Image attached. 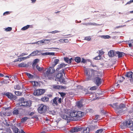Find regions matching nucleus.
<instances>
[{
    "instance_id": "6e6d98bb",
    "label": "nucleus",
    "mask_w": 133,
    "mask_h": 133,
    "mask_svg": "<svg viewBox=\"0 0 133 133\" xmlns=\"http://www.w3.org/2000/svg\"><path fill=\"white\" fill-rule=\"evenodd\" d=\"M87 61V60L84 59V58H82V59L81 61V63H85Z\"/></svg>"
},
{
    "instance_id": "72a5a7b5",
    "label": "nucleus",
    "mask_w": 133,
    "mask_h": 133,
    "mask_svg": "<svg viewBox=\"0 0 133 133\" xmlns=\"http://www.w3.org/2000/svg\"><path fill=\"white\" fill-rule=\"evenodd\" d=\"M14 88L15 89L19 90L21 89V87L19 84H17L14 86Z\"/></svg>"
},
{
    "instance_id": "2f4dec72",
    "label": "nucleus",
    "mask_w": 133,
    "mask_h": 133,
    "mask_svg": "<svg viewBox=\"0 0 133 133\" xmlns=\"http://www.w3.org/2000/svg\"><path fill=\"white\" fill-rule=\"evenodd\" d=\"M31 25H27L22 28L21 30H26L29 28Z\"/></svg>"
},
{
    "instance_id": "37998d69",
    "label": "nucleus",
    "mask_w": 133,
    "mask_h": 133,
    "mask_svg": "<svg viewBox=\"0 0 133 133\" xmlns=\"http://www.w3.org/2000/svg\"><path fill=\"white\" fill-rule=\"evenodd\" d=\"M12 29V28L11 27H8L5 29V30L6 31H10Z\"/></svg>"
},
{
    "instance_id": "f3484780",
    "label": "nucleus",
    "mask_w": 133,
    "mask_h": 133,
    "mask_svg": "<svg viewBox=\"0 0 133 133\" xmlns=\"http://www.w3.org/2000/svg\"><path fill=\"white\" fill-rule=\"evenodd\" d=\"M67 65L63 63H62L58 66V67L56 69V70L58 71L59 69L65 67Z\"/></svg>"
},
{
    "instance_id": "a19ab883",
    "label": "nucleus",
    "mask_w": 133,
    "mask_h": 133,
    "mask_svg": "<svg viewBox=\"0 0 133 133\" xmlns=\"http://www.w3.org/2000/svg\"><path fill=\"white\" fill-rule=\"evenodd\" d=\"M0 82L2 84H7L9 83V82L8 80H4Z\"/></svg>"
},
{
    "instance_id": "2eb2a0df",
    "label": "nucleus",
    "mask_w": 133,
    "mask_h": 133,
    "mask_svg": "<svg viewBox=\"0 0 133 133\" xmlns=\"http://www.w3.org/2000/svg\"><path fill=\"white\" fill-rule=\"evenodd\" d=\"M61 117L63 119L67 120V122H69L71 119V117L66 115H61Z\"/></svg>"
},
{
    "instance_id": "4d7b16f0",
    "label": "nucleus",
    "mask_w": 133,
    "mask_h": 133,
    "mask_svg": "<svg viewBox=\"0 0 133 133\" xmlns=\"http://www.w3.org/2000/svg\"><path fill=\"white\" fill-rule=\"evenodd\" d=\"M44 41V43L45 44L46 43H48L50 41V39H44L43 40Z\"/></svg>"
},
{
    "instance_id": "412c9836",
    "label": "nucleus",
    "mask_w": 133,
    "mask_h": 133,
    "mask_svg": "<svg viewBox=\"0 0 133 133\" xmlns=\"http://www.w3.org/2000/svg\"><path fill=\"white\" fill-rule=\"evenodd\" d=\"M39 59L38 58L36 59L33 61V63L32 65L33 68L39 62Z\"/></svg>"
},
{
    "instance_id": "ea45409f",
    "label": "nucleus",
    "mask_w": 133,
    "mask_h": 133,
    "mask_svg": "<svg viewBox=\"0 0 133 133\" xmlns=\"http://www.w3.org/2000/svg\"><path fill=\"white\" fill-rule=\"evenodd\" d=\"M14 93L16 95L18 96H20L22 94V93L21 92H20L19 91H15L14 92Z\"/></svg>"
},
{
    "instance_id": "a211bd4d",
    "label": "nucleus",
    "mask_w": 133,
    "mask_h": 133,
    "mask_svg": "<svg viewBox=\"0 0 133 133\" xmlns=\"http://www.w3.org/2000/svg\"><path fill=\"white\" fill-rule=\"evenodd\" d=\"M41 51V50H37L32 52L31 54L30 55H31L32 56H34L37 55H40V54H38L39 53H40Z\"/></svg>"
},
{
    "instance_id": "b1692460",
    "label": "nucleus",
    "mask_w": 133,
    "mask_h": 133,
    "mask_svg": "<svg viewBox=\"0 0 133 133\" xmlns=\"http://www.w3.org/2000/svg\"><path fill=\"white\" fill-rule=\"evenodd\" d=\"M18 66L19 67H28V65L26 64L22 63L18 64Z\"/></svg>"
},
{
    "instance_id": "de8ad7c7",
    "label": "nucleus",
    "mask_w": 133,
    "mask_h": 133,
    "mask_svg": "<svg viewBox=\"0 0 133 133\" xmlns=\"http://www.w3.org/2000/svg\"><path fill=\"white\" fill-rule=\"evenodd\" d=\"M64 61L65 62H66L68 63V60H69V58L68 57H64Z\"/></svg>"
},
{
    "instance_id": "49530a36",
    "label": "nucleus",
    "mask_w": 133,
    "mask_h": 133,
    "mask_svg": "<svg viewBox=\"0 0 133 133\" xmlns=\"http://www.w3.org/2000/svg\"><path fill=\"white\" fill-rule=\"evenodd\" d=\"M93 59H95V60H99L100 59H101V56H100L99 55H98V56L95 57Z\"/></svg>"
},
{
    "instance_id": "6e6552de",
    "label": "nucleus",
    "mask_w": 133,
    "mask_h": 133,
    "mask_svg": "<svg viewBox=\"0 0 133 133\" xmlns=\"http://www.w3.org/2000/svg\"><path fill=\"white\" fill-rule=\"evenodd\" d=\"M47 110V106L43 104L41 105L38 109L39 112L41 114L45 113Z\"/></svg>"
},
{
    "instance_id": "4be33fe9",
    "label": "nucleus",
    "mask_w": 133,
    "mask_h": 133,
    "mask_svg": "<svg viewBox=\"0 0 133 133\" xmlns=\"http://www.w3.org/2000/svg\"><path fill=\"white\" fill-rule=\"evenodd\" d=\"M59 60L58 59H55L54 60V61L52 64V66L55 67L57 64L59 62Z\"/></svg>"
},
{
    "instance_id": "5701e85b",
    "label": "nucleus",
    "mask_w": 133,
    "mask_h": 133,
    "mask_svg": "<svg viewBox=\"0 0 133 133\" xmlns=\"http://www.w3.org/2000/svg\"><path fill=\"white\" fill-rule=\"evenodd\" d=\"M18 108H15L13 112V114L14 115H17L19 114Z\"/></svg>"
},
{
    "instance_id": "bb28decb",
    "label": "nucleus",
    "mask_w": 133,
    "mask_h": 133,
    "mask_svg": "<svg viewBox=\"0 0 133 133\" xmlns=\"http://www.w3.org/2000/svg\"><path fill=\"white\" fill-rule=\"evenodd\" d=\"M75 61L77 63H79L81 61V58L80 57H75Z\"/></svg>"
},
{
    "instance_id": "338daca9",
    "label": "nucleus",
    "mask_w": 133,
    "mask_h": 133,
    "mask_svg": "<svg viewBox=\"0 0 133 133\" xmlns=\"http://www.w3.org/2000/svg\"><path fill=\"white\" fill-rule=\"evenodd\" d=\"M90 74H88V72L87 70H86L85 71V74L87 76Z\"/></svg>"
},
{
    "instance_id": "a878e982",
    "label": "nucleus",
    "mask_w": 133,
    "mask_h": 133,
    "mask_svg": "<svg viewBox=\"0 0 133 133\" xmlns=\"http://www.w3.org/2000/svg\"><path fill=\"white\" fill-rule=\"evenodd\" d=\"M125 124V122L122 123L120 126L121 128L122 129H124L125 128H126L127 127Z\"/></svg>"
},
{
    "instance_id": "f704fd0d",
    "label": "nucleus",
    "mask_w": 133,
    "mask_h": 133,
    "mask_svg": "<svg viewBox=\"0 0 133 133\" xmlns=\"http://www.w3.org/2000/svg\"><path fill=\"white\" fill-rule=\"evenodd\" d=\"M104 130V129H100L97 130L95 131V133H103V131Z\"/></svg>"
},
{
    "instance_id": "774afa93",
    "label": "nucleus",
    "mask_w": 133,
    "mask_h": 133,
    "mask_svg": "<svg viewBox=\"0 0 133 133\" xmlns=\"http://www.w3.org/2000/svg\"><path fill=\"white\" fill-rule=\"evenodd\" d=\"M34 114V112H31L29 114V115L30 116H32Z\"/></svg>"
},
{
    "instance_id": "6ab92c4d",
    "label": "nucleus",
    "mask_w": 133,
    "mask_h": 133,
    "mask_svg": "<svg viewBox=\"0 0 133 133\" xmlns=\"http://www.w3.org/2000/svg\"><path fill=\"white\" fill-rule=\"evenodd\" d=\"M82 133H88L90 131V129L88 127H82Z\"/></svg>"
},
{
    "instance_id": "13d9d810",
    "label": "nucleus",
    "mask_w": 133,
    "mask_h": 133,
    "mask_svg": "<svg viewBox=\"0 0 133 133\" xmlns=\"http://www.w3.org/2000/svg\"><path fill=\"white\" fill-rule=\"evenodd\" d=\"M48 55L51 56H55V53L54 52H48Z\"/></svg>"
},
{
    "instance_id": "dca6fc26",
    "label": "nucleus",
    "mask_w": 133,
    "mask_h": 133,
    "mask_svg": "<svg viewBox=\"0 0 133 133\" xmlns=\"http://www.w3.org/2000/svg\"><path fill=\"white\" fill-rule=\"evenodd\" d=\"M58 98V97H55L53 99L52 102V105L54 106H56L58 105V103L57 102V100Z\"/></svg>"
},
{
    "instance_id": "1a4fd4ad",
    "label": "nucleus",
    "mask_w": 133,
    "mask_h": 133,
    "mask_svg": "<svg viewBox=\"0 0 133 133\" xmlns=\"http://www.w3.org/2000/svg\"><path fill=\"white\" fill-rule=\"evenodd\" d=\"M125 125L127 128H129L130 129L133 126V121L131 120H128L125 121Z\"/></svg>"
},
{
    "instance_id": "bf43d9fd",
    "label": "nucleus",
    "mask_w": 133,
    "mask_h": 133,
    "mask_svg": "<svg viewBox=\"0 0 133 133\" xmlns=\"http://www.w3.org/2000/svg\"><path fill=\"white\" fill-rule=\"evenodd\" d=\"M60 89H66V87L62 85H60Z\"/></svg>"
},
{
    "instance_id": "393cba45",
    "label": "nucleus",
    "mask_w": 133,
    "mask_h": 133,
    "mask_svg": "<svg viewBox=\"0 0 133 133\" xmlns=\"http://www.w3.org/2000/svg\"><path fill=\"white\" fill-rule=\"evenodd\" d=\"M58 81H59L61 83H63L65 84H67V82L65 81L63 77L61 79H60Z\"/></svg>"
},
{
    "instance_id": "423d86ee",
    "label": "nucleus",
    "mask_w": 133,
    "mask_h": 133,
    "mask_svg": "<svg viewBox=\"0 0 133 133\" xmlns=\"http://www.w3.org/2000/svg\"><path fill=\"white\" fill-rule=\"evenodd\" d=\"M65 69V68L63 69L58 72L57 74L56 75V77L55 79V81H58L59 79L63 77V74H64V75L65 74L64 72Z\"/></svg>"
},
{
    "instance_id": "58836bf2",
    "label": "nucleus",
    "mask_w": 133,
    "mask_h": 133,
    "mask_svg": "<svg viewBox=\"0 0 133 133\" xmlns=\"http://www.w3.org/2000/svg\"><path fill=\"white\" fill-rule=\"evenodd\" d=\"M14 131L15 133H20L19 129L17 127L14 129Z\"/></svg>"
},
{
    "instance_id": "79ce46f5",
    "label": "nucleus",
    "mask_w": 133,
    "mask_h": 133,
    "mask_svg": "<svg viewBox=\"0 0 133 133\" xmlns=\"http://www.w3.org/2000/svg\"><path fill=\"white\" fill-rule=\"evenodd\" d=\"M28 118L27 117H25L22 118L21 119L22 122H25L28 119Z\"/></svg>"
},
{
    "instance_id": "052dcab7",
    "label": "nucleus",
    "mask_w": 133,
    "mask_h": 133,
    "mask_svg": "<svg viewBox=\"0 0 133 133\" xmlns=\"http://www.w3.org/2000/svg\"><path fill=\"white\" fill-rule=\"evenodd\" d=\"M113 105H114L115 108H118V103H113Z\"/></svg>"
},
{
    "instance_id": "c03bdc74",
    "label": "nucleus",
    "mask_w": 133,
    "mask_h": 133,
    "mask_svg": "<svg viewBox=\"0 0 133 133\" xmlns=\"http://www.w3.org/2000/svg\"><path fill=\"white\" fill-rule=\"evenodd\" d=\"M97 87L96 86L92 87L90 88V90H96L97 89Z\"/></svg>"
},
{
    "instance_id": "e2e57ef3",
    "label": "nucleus",
    "mask_w": 133,
    "mask_h": 133,
    "mask_svg": "<svg viewBox=\"0 0 133 133\" xmlns=\"http://www.w3.org/2000/svg\"><path fill=\"white\" fill-rule=\"evenodd\" d=\"M20 58V61H23L26 59L25 57H22Z\"/></svg>"
},
{
    "instance_id": "c756f323",
    "label": "nucleus",
    "mask_w": 133,
    "mask_h": 133,
    "mask_svg": "<svg viewBox=\"0 0 133 133\" xmlns=\"http://www.w3.org/2000/svg\"><path fill=\"white\" fill-rule=\"evenodd\" d=\"M41 99L43 102H47L49 100V98L46 97H43L41 98Z\"/></svg>"
},
{
    "instance_id": "a18cd8bd",
    "label": "nucleus",
    "mask_w": 133,
    "mask_h": 133,
    "mask_svg": "<svg viewBox=\"0 0 133 133\" xmlns=\"http://www.w3.org/2000/svg\"><path fill=\"white\" fill-rule=\"evenodd\" d=\"M91 39V38L90 37V36L85 37L84 39V40L88 41H90Z\"/></svg>"
},
{
    "instance_id": "cd10ccee",
    "label": "nucleus",
    "mask_w": 133,
    "mask_h": 133,
    "mask_svg": "<svg viewBox=\"0 0 133 133\" xmlns=\"http://www.w3.org/2000/svg\"><path fill=\"white\" fill-rule=\"evenodd\" d=\"M60 85L56 84H54L52 85L53 88L56 90H58L60 89Z\"/></svg>"
},
{
    "instance_id": "f8f14e48",
    "label": "nucleus",
    "mask_w": 133,
    "mask_h": 133,
    "mask_svg": "<svg viewBox=\"0 0 133 133\" xmlns=\"http://www.w3.org/2000/svg\"><path fill=\"white\" fill-rule=\"evenodd\" d=\"M95 75L94 73L93 72H92L91 75L90 74L87 76V77L86 78L87 81H89L95 78Z\"/></svg>"
},
{
    "instance_id": "aec40b11",
    "label": "nucleus",
    "mask_w": 133,
    "mask_h": 133,
    "mask_svg": "<svg viewBox=\"0 0 133 133\" xmlns=\"http://www.w3.org/2000/svg\"><path fill=\"white\" fill-rule=\"evenodd\" d=\"M115 53H116V55H117L118 58H120L124 56L125 55V53L124 52L119 51H116Z\"/></svg>"
},
{
    "instance_id": "e433bc0d",
    "label": "nucleus",
    "mask_w": 133,
    "mask_h": 133,
    "mask_svg": "<svg viewBox=\"0 0 133 133\" xmlns=\"http://www.w3.org/2000/svg\"><path fill=\"white\" fill-rule=\"evenodd\" d=\"M26 74L27 76L29 78H32L34 77V76L31 74H30L28 72L26 73Z\"/></svg>"
},
{
    "instance_id": "7ed1b4c3",
    "label": "nucleus",
    "mask_w": 133,
    "mask_h": 133,
    "mask_svg": "<svg viewBox=\"0 0 133 133\" xmlns=\"http://www.w3.org/2000/svg\"><path fill=\"white\" fill-rule=\"evenodd\" d=\"M127 109L125 105L121 103L119 105L118 107L116 110V112L118 114L122 115L125 112V110H126Z\"/></svg>"
},
{
    "instance_id": "473e14b6",
    "label": "nucleus",
    "mask_w": 133,
    "mask_h": 133,
    "mask_svg": "<svg viewBox=\"0 0 133 133\" xmlns=\"http://www.w3.org/2000/svg\"><path fill=\"white\" fill-rule=\"evenodd\" d=\"M44 43V41L43 40L37 42V44L40 45H43Z\"/></svg>"
},
{
    "instance_id": "3c124183",
    "label": "nucleus",
    "mask_w": 133,
    "mask_h": 133,
    "mask_svg": "<svg viewBox=\"0 0 133 133\" xmlns=\"http://www.w3.org/2000/svg\"><path fill=\"white\" fill-rule=\"evenodd\" d=\"M10 12L9 11H6L4 12L3 14V15H6L10 14Z\"/></svg>"
},
{
    "instance_id": "09e8293b",
    "label": "nucleus",
    "mask_w": 133,
    "mask_h": 133,
    "mask_svg": "<svg viewBox=\"0 0 133 133\" xmlns=\"http://www.w3.org/2000/svg\"><path fill=\"white\" fill-rule=\"evenodd\" d=\"M59 31H57V30H55L53 31H52L51 32H49V33H51L52 34H55L56 33H57V32H58Z\"/></svg>"
},
{
    "instance_id": "c9c22d12",
    "label": "nucleus",
    "mask_w": 133,
    "mask_h": 133,
    "mask_svg": "<svg viewBox=\"0 0 133 133\" xmlns=\"http://www.w3.org/2000/svg\"><path fill=\"white\" fill-rule=\"evenodd\" d=\"M88 25H100L99 24H98L95 23H88Z\"/></svg>"
},
{
    "instance_id": "9b49d317",
    "label": "nucleus",
    "mask_w": 133,
    "mask_h": 133,
    "mask_svg": "<svg viewBox=\"0 0 133 133\" xmlns=\"http://www.w3.org/2000/svg\"><path fill=\"white\" fill-rule=\"evenodd\" d=\"M95 81V82L96 85L98 86H99L101 83V78L99 77L98 76H95V78H94Z\"/></svg>"
},
{
    "instance_id": "20e7f679",
    "label": "nucleus",
    "mask_w": 133,
    "mask_h": 133,
    "mask_svg": "<svg viewBox=\"0 0 133 133\" xmlns=\"http://www.w3.org/2000/svg\"><path fill=\"white\" fill-rule=\"evenodd\" d=\"M54 67L52 66L50 67L49 69H47V70L45 73V77L49 79H51L52 78V74L55 72Z\"/></svg>"
},
{
    "instance_id": "5fc2aeb1",
    "label": "nucleus",
    "mask_w": 133,
    "mask_h": 133,
    "mask_svg": "<svg viewBox=\"0 0 133 133\" xmlns=\"http://www.w3.org/2000/svg\"><path fill=\"white\" fill-rule=\"evenodd\" d=\"M133 2V0H130V1L127 2L125 5L130 4L131 3Z\"/></svg>"
},
{
    "instance_id": "4c0bfd02",
    "label": "nucleus",
    "mask_w": 133,
    "mask_h": 133,
    "mask_svg": "<svg viewBox=\"0 0 133 133\" xmlns=\"http://www.w3.org/2000/svg\"><path fill=\"white\" fill-rule=\"evenodd\" d=\"M36 68L37 70L39 71H41L43 70L44 68H43L40 67L38 65H37L36 66Z\"/></svg>"
},
{
    "instance_id": "0e129e2a",
    "label": "nucleus",
    "mask_w": 133,
    "mask_h": 133,
    "mask_svg": "<svg viewBox=\"0 0 133 133\" xmlns=\"http://www.w3.org/2000/svg\"><path fill=\"white\" fill-rule=\"evenodd\" d=\"M92 94V92L90 91H88L86 93V95H91Z\"/></svg>"
},
{
    "instance_id": "8fccbe9b",
    "label": "nucleus",
    "mask_w": 133,
    "mask_h": 133,
    "mask_svg": "<svg viewBox=\"0 0 133 133\" xmlns=\"http://www.w3.org/2000/svg\"><path fill=\"white\" fill-rule=\"evenodd\" d=\"M42 55L43 56H46L48 55V52H46L45 53L42 52L41 53Z\"/></svg>"
},
{
    "instance_id": "f03ea898",
    "label": "nucleus",
    "mask_w": 133,
    "mask_h": 133,
    "mask_svg": "<svg viewBox=\"0 0 133 133\" xmlns=\"http://www.w3.org/2000/svg\"><path fill=\"white\" fill-rule=\"evenodd\" d=\"M18 103L16 104L17 106L18 107H30L31 105L32 104L31 101H26L25 100L24 98L21 97L19 99L18 101Z\"/></svg>"
},
{
    "instance_id": "7c9ffc66",
    "label": "nucleus",
    "mask_w": 133,
    "mask_h": 133,
    "mask_svg": "<svg viewBox=\"0 0 133 133\" xmlns=\"http://www.w3.org/2000/svg\"><path fill=\"white\" fill-rule=\"evenodd\" d=\"M102 38L108 39L110 38V36L109 35H101L99 36Z\"/></svg>"
},
{
    "instance_id": "9d476101",
    "label": "nucleus",
    "mask_w": 133,
    "mask_h": 133,
    "mask_svg": "<svg viewBox=\"0 0 133 133\" xmlns=\"http://www.w3.org/2000/svg\"><path fill=\"white\" fill-rule=\"evenodd\" d=\"M82 127H74L70 130L71 133L77 132L82 130Z\"/></svg>"
},
{
    "instance_id": "c85d7f7f",
    "label": "nucleus",
    "mask_w": 133,
    "mask_h": 133,
    "mask_svg": "<svg viewBox=\"0 0 133 133\" xmlns=\"http://www.w3.org/2000/svg\"><path fill=\"white\" fill-rule=\"evenodd\" d=\"M58 93L60 95L62 99H63L66 95V93L63 92H59Z\"/></svg>"
},
{
    "instance_id": "69168bd1",
    "label": "nucleus",
    "mask_w": 133,
    "mask_h": 133,
    "mask_svg": "<svg viewBox=\"0 0 133 133\" xmlns=\"http://www.w3.org/2000/svg\"><path fill=\"white\" fill-rule=\"evenodd\" d=\"M20 58H18L16 59L15 60H14V61L13 62H17V61H20Z\"/></svg>"
},
{
    "instance_id": "4468645a",
    "label": "nucleus",
    "mask_w": 133,
    "mask_h": 133,
    "mask_svg": "<svg viewBox=\"0 0 133 133\" xmlns=\"http://www.w3.org/2000/svg\"><path fill=\"white\" fill-rule=\"evenodd\" d=\"M83 100L82 99L77 102L76 105L78 108H80L83 107Z\"/></svg>"
},
{
    "instance_id": "39448f33",
    "label": "nucleus",
    "mask_w": 133,
    "mask_h": 133,
    "mask_svg": "<svg viewBox=\"0 0 133 133\" xmlns=\"http://www.w3.org/2000/svg\"><path fill=\"white\" fill-rule=\"evenodd\" d=\"M2 94L3 96H6L8 98L12 101L15 100L17 98L16 96L13 95L12 93L9 92L2 93Z\"/></svg>"
},
{
    "instance_id": "680f3d73",
    "label": "nucleus",
    "mask_w": 133,
    "mask_h": 133,
    "mask_svg": "<svg viewBox=\"0 0 133 133\" xmlns=\"http://www.w3.org/2000/svg\"><path fill=\"white\" fill-rule=\"evenodd\" d=\"M62 99L61 98H58V103H61L62 102Z\"/></svg>"
},
{
    "instance_id": "603ef678",
    "label": "nucleus",
    "mask_w": 133,
    "mask_h": 133,
    "mask_svg": "<svg viewBox=\"0 0 133 133\" xmlns=\"http://www.w3.org/2000/svg\"><path fill=\"white\" fill-rule=\"evenodd\" d=\"M5 125L7 127H9V124L8 123L7 121L6 120H5Z\"/></svg>"
},
{
    "instance_id": "ddd939ff",
    "label": "nucleus",
    "mask_w": 133,
    "mask_h": 133,
    "mask_svg": "<svg viewBox=\"0 0 133 133\" xmlns=\"http://www.w3.org/2000/svg\"><path fill=\"white\" fill-rule=\"evenodd\" d=\"M116 52V51L113 50H110L108 52V54L110 57H113L115 56H117L116 55V53H115Z\"/></svg>"
},
{
    "instance_id": "f257e3e1",
    "label": "nucleus",
    "mask_w": 133,
    "mask_h": 133,
    "mask_svg": "<svg viewBox=\"0 0 133 133\" xmlns=\"http://www.w3.org/2000/svg\"><path fill=\"white\" fill-rule=\"evenodd\" d=\"M84 112L78 110H73L69 112V116L71 117H75L74 120L77 121L84 116Z\"/></svg>"
},
{
    "instance_id": "864d4df0",
    "label": "nucleus",
    "mask_w": 133,
    "mask_h": 133,
    "mask_svg": "<svg viewBox=\"0 0 133 133\" xmlns=\"http://www.w3.org/2000/svg\"><path fill=\"white\" fill-rule=\"evenodd\" d=\"M28 54L27 53H23L20 55L19 56L22 57L24 55H28Z\"/></svg>"
},
{
    "instance_id": "0eeeda50",
    "label": "nucleus",
    "mask_w": 133,
    "mask_h": 133,
    "mask_svg": "<svg viewBox=\"0 0 133 133\" xmlns=\"http://www.w3.org/2000/svg\"><path fill=\"white\" fill-rule=\"evenodd\" d=\"M46 90L45 89H39L35 90L34 92V95L37 96H39L43 94L46 91Z\"/></svg>"
}]
</instances>
